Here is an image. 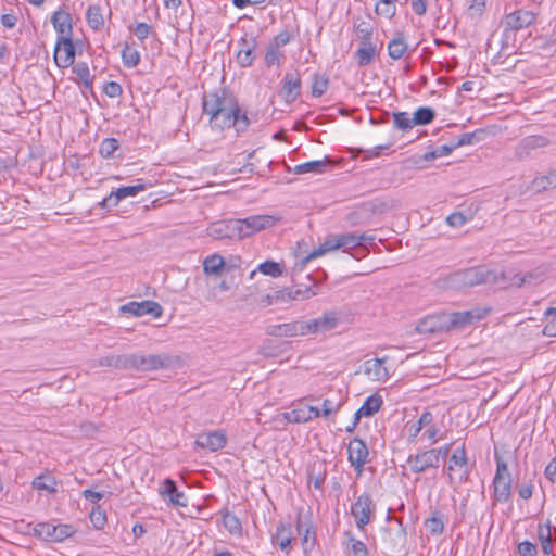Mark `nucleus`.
Wrapping results in <instances>:
<instances>
[{"label": "nucleus", "mask_w": 556, "mask_h": 556, "mask_svg": "<svg viewBox=\"0 0 556 556\" xmlns=\"http://www.w3.org/2000/svg\"><path fill=\"white\" fill-rule=\"evenodd\" d=\"M203 112L210 116L213 128L233 127L237 134L243 132L250 125L245 114H241L237 99L226 91L212 92L203 97Z\"/></svg>", "instance_id": "1"}, {"label": "nucleus", "mask_w": 556, "mask_h": 556, "mask_svg": "<svg viewBox=\"0 0 556 556\" xmlns=\"http://www.w3.org/2000/svg\"><path fill=\"white\" fill-rule=\"evenodd\" d=\"M500 276L504 277V273H497L486 266L470 267L457 270L443 278L442 287L460 290L482 283L497 282Z\"/></svg>", "instance_id": "2"}, {"label": "nucleus", "mask_w": 556, "mask_h": 556, "mask_svg": "<svg viewBox=\"0 0 556 556\" xmlns=\"http://www.w3.org/2000/svg\"><path fill=\"white\" fill-rule=\"evenodd\" d=\"M355 31L359 39V47L355 51L354 58L358 66H367L379 53L382 42L374 39V27L366 21L355 25Z\"/></svg>", "instance_id": "3"}, {"label": "nucleus", "mask_w": 556, "mask_h": 556, "mask_svg": "<svg viewBox=\"0 0 556 556\" xmlns=\"http://www.w3.org/2000/svg\"><path fill=\"white\" fill-rule=\"evenodd\" d=\"M538 14L534 11L526 9H517L506 12L502 18L501 26L503 29V47H508L510 39L515 40V34L535 24Z\"/></svg>", "instance_id": "4"}, {"label": "nucleus", "mask_w": 556, "mask_h": 556, "mask_svg": "<svg viewBox=\"0 0 556 556\" xmlns=\"http://www.w3.org/2000/svg\"><path fill=\"white\" fill-rule=\"evenodd\" d=\"M493 497L495 502L506 503L511 494V475L507 463L496 457V472L493 478Z\"/></svg>", "instance_id": "5"}, {"label": "nucleus", "mask_w": 556, "mask_h": 556, "mask_svg": "<svg viewBox=\"0 0 556 556\" xmlns=\"http://www.w3.org/2000/svg\"><path fill=\"white\" fill-rule=\"evenodd\" d=\"M172 364V357L165 354H128L127 369L141 371L157 370L168 368Z\"/></svg>", "instance_id": "6"}, {"label": "nucleus", "mask_w": 556, "mask_h": 556, "mask_svg": "<svg viewBox=\"0 0 556 556\" xmlns=\"http://www.w3.org/2000/svg\"><path fill=\"white\" fill-rule=\"evenodd\" d=\"M239 240L251 237L264 229L270 228L276 224V218L271 215H251L245 218H236Z\"/></svg>", "instance_id": "7"}, {"label": "nucleus", "mask_w": 556, "mask_h": 556, "mask_svg": "<svg viewBox=\"0 0 556 556\" xmlns=\"http://www.w3.org/2000/svg\"><path fill=\"white\" fill-rule=\"evenodd\" d=\"M375 504L370 495L362 494L351 506V514L355 519V525L358 530L364 528L371 522L375 518Z\"/></svg>", "instance_id": "8"}, {"label": "nucleus", "mask_w": 556, "mask_h": 556, "mask_svg": "<svg viewBox=\"0 0 556 556\" xmlns=\"http://www.w3.org/2000/svg\"><path fill=\"white\" fill-rule=\"evenodd\" d=\"M447 476L451 484H460L468 478L467 455L464 446L456 448L450 457Z\"/></svg>", "instance_id": "9"}, {"label": "nucleus", "mask_w": 556, "mask_h": 556, "mask_svg": "<svg viewBox=\"0 0 556 556\" xmlns=\"http://www.w3.org/2000/svg\"><path fill=\"white\" fill-rule=\"evenodd\" d=\"M291 41V34L287 30L280 31L268 43L265 52V64L267 67H279L285 60L283 48Z\"/></svg>", "instance_id": "10"}, {"label": "nucleus", "mask_w": 556, "mask_h": 556, "mask_svg": "<svg viewBox=\"0 0 556 556\" xmlns=\"http://www.w3.org/2000/svg\"><path fill=\"white\" fill-rule=\"evenodd\" d=\"M75 530L71 525H54L40 522L34 527L36 536L50 542H61L74 534Z\"/></svg>", "instance_id": "11"}, {"label": "nucleus", "mask_w": 556, "mask_h": 556, "mask_svg": "<svg viewBox=\"0 0 556 556\" xmlns=\"http://www.w3.org/2000/svg\"><path fill=\"white\" fill-rule=\"evenodd\" d=\"M490 309L485 307H475L464 312L445 313L448 331L452 329H462L477 320H481L489 314Z\"/></svg>", "instance_id": "12"}, {"label": "nucleus", "mask_w": 556, "mask_h": 556, "mask_svg": "<svg viewBox=\"0 0 556 556\" xmlns=\"http://www.w3.org/2000/svg\"><path fill=\"white\" fill-rule=\"evenodd\" d=\"M551 144V140L542 135H531L522 138L515 147V157L519 161L526 160L533 152L544 149Z\"/></svg>", "instance_id": "13"}, {"label": "nucleus", "mask_w": 556, "mask_h": 556, "mask_svg": "<svg viewBox=\"0 0 556 556\" xmlns=\"http://www.w3.org/2000/svg\"><path fill=\"white\" fill-rule=\"evenodd\" d=\"M388 357L370 358L364 362L363 372L375 382H386L390 377V366H388Z\"/></svg>", "instance_id": "14"}, {"label": "nucleus", "mask_w": 556, "mask_h": 556, "mask_svg": "<svg viewBox=\"0 0 556 556\" xmlns=\"http://www.w3.org/2000/svg\"><path fill=\"white\" fill-rule=\"evenodd\" d=\"M257 48V39L252 34H245L238 41V52L236 55L237 63L241 67H250L255 60V50Z\"/></svg>", "instance_id": "15"}, {"label": "nucleus", "mask_w": 556, "mask_h": 556, "mask_svg": "<svg viewBox=\"0 0 556 556\" xmlns=\"http://www.w3.org/2000/svg\"><path fill=\"white\" fill-rule=\"evenodd\" d=\"M266 333L278 338H292L307 336L306 320H293L291 323L270 325Z\"/></svg>", "instance_id": "16"}, {"label": "nucleus", "mask_w": 556, "mask_h": 556, "mask_svg": "<svg viewBox=\"0 0 556 556\" xmlns=\"http://www.w3.org/2000/svg\"><path fill=\"white\" fill-rule=\"evenodd\" d=\"M339 250L344 253H351L352 250L357 248L361 249L362 252L365 253L367 250V244L372 243L374 237L367 236L365 233L357 235L355 232H346L337 235Z\"/></svg>", "instance_id": "17"}, {"label": "nucleus", "mask_w": 556, "mask_h": 556, "mask_svg": "<svg viewBox=\"0 0 556 556\" xmlns=\"http://www.w3.org/2000/svg\"><path fill=\"white\" fill-rule=\"evenodd\" d=\"M206 231L207 235L214 239L239 240L236 218L212 223Z\"/></svg>", "instance_id": "18"}, {"label": "nucleus", "mask_w": 556, "mask_h": 556, "mask_svg": "<svg viewBox=\"0 0 556 556\" xmlns=\"http://www.w3.org/2000/svg\"><path fill=\"white\" fill-rule=\"evenodd\" d=\"M121 312L128 313L137 317L151 315L154 318H159L163 313V308L157 302L146 300L142 302H129L122 305Z\"/></svg>", "instance_id": "19"}, {"label": "nucleus", "mask_w": 556, "mask_h": 556, "mask_svg": "<svg viewBox=\"0 0 556 556\" xmlns=\"http://www.w3.org/2000/svg\"><path fill=\"white\" fill-rule=\"evenodd\" d=\"M445 313L429 315L416 326V330L420 334H433L448 331Z\"/></svg>", "instance_id": "20"}, {"label": "nucleus", "mask_w": 556, "mask_h": 556, "mask_svg": "<svg viewBox=\"0 0 556 556\" xmlns=\"http://www.w3.org/2000/svg\"><path fill=\"white\" fill-rule=\"evenodd\" d=\"M75 48L72 38L56 39L54 62L58 67L66 68L74 64Z\"/></svg>", "instance_id": "21"}, {"label": "nucleus", "mask_w": 556, "mask_h": 556, "mask_svg": "<svg viewBox=\"0 0 556 556\" xmlns=\"http://www.w3.org/2000/svg\"><path fill=\"white\" fill-rule=\"evenodd\" d=\"M349 460L355 470L362 472L363 466L367 462L368 448L364 441L353 439L348 445Z\"/></svg>", "instance_id": "22"}, {"label": "nucleus", "mask_w": 556, "mask_h": 556, "mask_svg": "<svg viewBox=\"0 0 556 556\" xmlns=\"http://www.w3.org/2000/svg\"><path fill=\"white\" fill-rule=\"evenodd\" d=\"M226 442L227 438L224 432L212 431L199 434L195 444L201 448L216 452L222 450L226 445Z\"/></svg>", "instance_id": "23"}, {"label": "nucleus", "mask_w": 556, "mask_h": 556, "mask_svg": "<svg viewBox=\"0 0 556 556\" xmlns=\"http://www.w3.org/2000/svg\"><path fill=\"white\" fill-rule=\"evenodd\" d=\"M159 494L174 506H187V500L182 492L178 491L172 479H165L159 488Z\"/></svg>", "instance_id": "24"}, {"label": "nucleus", "mask_w": 556, "mask_h": 556, "mask_svg": "<svg viewBox=\"0 0 556 556\" xmlns=\"http://www.w3.org/2000/svg\"><path fill=\"white\" fill-rule=\"evenodd\" d=\"M338 325V318L334 313L327 312L323 316L306 320V332L308 334L330 331Z\"/></svg>", "instance_id": "25"}, {"label": "nucleus", "mask_w": 556, "mask_h": 556, "mask_svg": "<svg viewBox=\"0 0 556 556\" xmlns=\"http://www.w3.org/2000/svg\"><path fill=\"white\" fill-rule=\"evenodd\" d=\"M52 25L58 33V39L72 38L73 25L71 14L59 10L51 17Z\"/></svg>", "instance_id": "26"}, {"label": "nucleus", "mask_w": 556, "mask_h": 556, "mask_svg": "<svg viewBox=\"0 0 556 556\" xmlns=\"http://www.w3.org/2000/svg\"><path fill=\"white\" fill-rule=\"evenodd\" d=\"M143 190H146L144 184H137L134 186L121 187L117 190L112 191L109 197L103 199L101 204H102V206H111V205L115 206L118 204V202L121 200L129 198V197H135Z\"/></svg>", "instance_id": "27"}, {"label": "nucleus", "mask_w": 556, "mask_h": 556, "mask_svg": "<svg viewBox=\"0 0 556 556\" xmlns=\"http://www.w3.org/2000/svg\"><path fill=\"white\" fill-rule=\"evenodd\" d=\"M408 465L412 471L420 473L430 467H438V459L431 450L410 456L408 458Z\"/></svg>", "instance_id": "28"}, {"label": "nucleus", "mask_w": 556, "mask_h": 556, "mask_svg": "<svg viewBox=\"0 0 556 556\" xmlns=\"http://www.w3.org/2000/svg\"><path fill=\"white\" fill-rule=\"evenodd\" d=\"M294 538L291 526L280 522L273 535V543L278 545L286 554H289L292 548L291 544Z\"/></svg>", "instance_id": "29"}, {"label": "nucleus", "mask_w": 556, "mask_h": 556, "mask_svg": "<svg viewBox=\"0 0 556 556\" xmlns=\"http://www.w3.org/2000/svg\"><path fill=\"white\" fill-rule=\"evenodd\" d=\"M281 96L286 102H293L301 92V79L298 74H286L282 81Z\"/></svg>", "instance_id": "30"}, {"label": "nucleus", "mask_w": 556, "mask_h": 556, "mask_svg": "<svg viewBox=\"0 0 556 556\" xmlns=\"http://www.w3.org/2000/svg\"><path fill=\"white\" fill-rule=\"evenodd\" d=\"M331 161L329 157L325 156L323 160H315L305 162L302 164H298L294 167V173L298 175H305V174H323L326 172V169L330 166Z\"/></svg>", "instance_id": "31"}, {"label": "nucleus", "mask_w": 556, "mask_h": 556, "mask_svg": "<svg viewBox=\"0 0 556 556\" xmlns=\"http://www.w3.org/2000/svg\"><path fill=\"white\" fill-rule=\"evenodd\" d=\"M382 403V397L378 394L368 396L366 401L363 403V405L355 413V420L353 427L358 422L362 416L369 417L376 414L380 409Z\"/></svg>", "instance_id": "32"}, {"label": "nucleus", "mask_w": 556, "mask_h": 556, "mask_svg": "<svg viewBox=\"0 0 556 556\" xmlns=\"http://www.w3.org/2000/svg\"><path fill=\"white\" fill-rule=\"evenodd\" d=\"M431 420H433L432 413L426 410L420 415L418 420L407 422L405 426L407 440L410 442L415 441L416 438L419 435L420 431L424 429V427H427L429 424H431Z\"/></svg>", "instance_id": "33"}, {"label": "nucleus", "mask_w": 556, "mask_h": 556, "mask_svg": "<svg viewBox=\"0 0 556 556\" xmlns=\"http://www.w3.org/2000/svg\"><path fill=\"white\" fill-rule=\"evenodd\" d=\"M72 72L76 75L74 79L76 83L81 84L86 90H92L93 78L89 66L85 62H77L73 64Z\"/></svg>", "instance_id": "34"}, {"label": "nucleus", "mask_w": 556, "mask_h": 556, "mask_svg": "<svg viewBox=\"0 0 556 556\" xmlns=\"http://www.w3.org/2000/svg\"><path fill=\"white\" fill-rule=\"evenodd\" d=\"M337 250H339L337 235H330L325 239L323 243L318 245V248L314 249L305 258H303L302 262L307 263L311 260L317 258L326 253Z\"/></svg>", "instance_id": "35"}, {"label": "nucleus", "mask_w": 556, "mask_h": 556, "mask_svg": "<svg viewBox=\"0 0 556 556\" xmlns=\"http://www.w3.org/2000/svg\"><path fill=\"white\" fill-rule=\"evenodd\" d=\"M226 267V261L218 253L206 256L203 261V271L206 275L218 276Z\"/></svg>", "instance_id": "36"}, {"label": "nucleus", "mask_w": 556, "mask_h": 556, "mask_svg": "<svg viewBox=\"0 0 556 556\" xmlns=\"http://www.w3.org/2000/svg\"><path fill=\"white\" fill-rule=\"evenodd\" d=\"M344 535L346 538V556H369L368 548L364 542L355 539L351 532H345Z\"/></svg>", "instance_id": "37"}, {"label": "nucleus", "mask_w": 556, "mask_h": 556, "mask_svg": "<svg viewBox=\"0 0 556 556\" xmlns=\"http://www.w3.org/2000/svg\"><path fill=\"white\" fill-rule=\"evenodd\" d=\"M408 46L403 34H396L388 43V54L392 60L402 59L407 52Z\"/></svg>", "instance_id": "38"}, {"label": "nucleus", "mask_w": 556, "mask_h": 556, "mask_svg": "<svg viewBox=\"0 0 556 556\" xmlns=\"http://www.w3.org/2000/svg\"><path fill=\"white\" fill-rule=\"evenodd\" d=\"M531 188L535 192L556 188V168L545 175L535 177L531 181Z\"/></svg>", "instance_id": "39"}, {"label": "nucleus", "mask_w": 556, "mask_h": 556, "mask_svg": "<svg viewBox=\"0 0 556 556\" xmlns=\"http://www.w3.org/2000/svg\"><path fill=\"white\" fill-rule=\"evenodd\" d=\"M538 539L541 543L543 554L551 555L553 553V542L549 523H540L538 526Z\"/></svg>", "instance_id": "40"}, {"label": "nucleus", "mask_w": 556, "mask_h": 556, "mask_svg": "<svg viewBox=\"0 0 556 556\" xmlns=\"http://www.w3.org/2000/svg\"><path fill=\"white\" fill-rule=\"evenodd\" d=\"M128 354L124 355H106L98 359L97 365L101 367H114L118 369H127Z\"/></svg>", "instance_id": "41"}, {"label": "nucleus", "mask_w": 556, "mask_h": 556, "mask_svg": "<svg viewBox=\"0 0 556 556\" xmlns=\"http://www.w3.org/2000/svg\"><path fill=\"white\" fill-rule=\"evenodd\" d=\"M86 20L88 25L94 30H100L104 26V17L99 5H90L88 8Z\"/></svg>", "instance_id": "42"}, {"label": "nucleus", "mask_w": 556, "mask_h": 556, "mask_svg": "<svg viewBox=\"0 0 556 556\" xmlns=\"http://www.w3.org/2000/svg\"><path fill=\"white\" fill-rule=\"evenodd\" d=\"M122 60L124 66L134 68L140 62V53L135 47L126 45L122 50Z\"/></svg>", "instance_id": "43"}, {"label": "nucleus", "mask_w": 556, "mask_h": 556, "mask_svg": "<svg viewBox=\"0 0 556 556\" xmlns=\"http://www.w3.org/2000/svg\"><path fill=\"white\" fill-rule=\"evenodd\" d=\"M435 113L431 108L422 106L415 111L412 123L416 125H428L434 119Z\"/></svg>", "instance_id": "44"}, {"label": "nucleus", "mask_w": 556, "mask_h": 556, "mask_svg": "<svg viewBox=\"0 0 556 556\" xmlns=\"http://www.w3.org/2000/svg\"><path fill=\"white\" fill-rule=\"evenodd\" d=\"M285 419L292 424H305L309 421L306 406H298L290 412L283 414Z\"/></svg>", "instance_id": "45"}, {"label": "nucleus", "mask_w": 556, "mask_h": 556, "mask_svg": "<svg viewBox=\"0 0 556 556\" xmlns=\"http://www.w3.org/2000/svg\"><path fill=\"white\" fill-rule=\"evenodd\" d=\"M257 270L265 276L280 277L283 273V266L280 263L274 261H265L261 263Z\"/></svg>", "instance_id": "46"}, {"label": "nucleus", "mask_w": 556, "mask_h": 556, "mask_svg": "<svg viewBox=\"0 0 556 556\" xmlns=\"http://www.w3.org/2000/svg\"><path fill=\"white\" fill-rule=\"evenodd\" d=\"M56 482L51 476H39L33 481V486L37 490H43L49 493H54L56 491Z\"/></svg>", "instance_id": "47"}, {"label": "nucleus", "mask_w": 556, "mask_h": 556, "mask_svg": "<svg viewBox=\"0 0 556 556\" xmlns=\"http://www.w3.org/2000/svg\"><path fill=\"white\" fill-rule=\"evenodd\" d=\"M376 13L390 20L396 13V5L391 0H378L376 3Z\"/></svg>", "instance_id": "48"}, {"label": "nucleus", "mask_w": 556, "mask_h": 556, "mask_svg": "<svg viewBox=\"0 0 556 556\" xmlns=\"http://www.w3.org/2000/svg\"><path fill=\"white\" fill-rule=\"evenodd\" d=\"M90 521L97 530H102L106 522V514L100 506H94L89 514Z\"/></svg>", "instance_id": "49"}, {"label": "nucleus", "mask_w": 556, "mask_h": 556, "mask_svg": "<svg viewBox=\"0 0 556 556\" xmlns=\"http://www.w3.org/2000/svg\"><path fill=\"white\" fill-rule=\"evenodd\" d=\"M394 126L403 131L410 130L415 124L412 123V117L407 112H397L393 114Z\"/></svg>", "instance_id": "50"}, {"label": "nucleus", "mask_w": 556, "mask_h": 556, "mask_svg": "<svg viewBox=\"0 0 556 556\" xmlns=\"http://www.w3.org/2000/svg\"><path fill=\"white\" fill-rule=\"evenodd\" d=\"M283 296L286 295L290 300H308L315 295V292L309 288L305 289H287L282 291Z\"/></svg>", "instance_id": "51"}, {"label": "nucleus", "mask_w": 556, "mask_h": 556, "mask_svg": "<svg viewBox=\"0 0 556 556\" xmlns=\"http://www.w3.org/2000/svg\"><path fill=\"white\" fill-rule=\"evenodd\" d=\"M118 147V141L115 138H105L100 144L99 152L103 157H111Z\"/></svg>", "instance_id": "52"}, {"label": "nucleus", "mask_w": 556, "mask_h": 556, "mask_svg": "<svg viewBox=\"0 0 556 556\" xmlns=\"http://www.w3.org/2000/svg\"><path fill=\"white\" fill-rule=\"evenodd\" d=\"M425 428L424 435L429 440L430 444H434L438 442V440L444 439L446 435L445 433H442L438 426L431 420V424H429Z\"/></svg>", "instance_id": "53"}, {"label": "nucleus", "mask_w": 556, "mask_h": 556, "mask_svg": "<svg viewBox=\"0 0 556 556\" xmlns=\"http://www.w3.org/2000/svg\"><path fill=\"white\" fill-rule=\"evenodd\" d=\"M425 526H426L427 530L429 531V533H431L432 535H439L444 530V522L442 521L441 518H439L437 516H432L431 518H428L425 522Z\"/></svg>", "instance_id": "54"}, {"label": "nucleus", "mask_w": 556, "mask_h": 556, "mask_svg": "<svg viewBox=\"0 0 556 556\" xmlns=\"http://www.w3.org/2000/svg\"><path fill=\"white\" fill-rule=\"evenodd\" d=\"M545 316L548 318V323L544 328V333L549 337H556V307L546 309Z\"/></svg>", "instance_id": "55"}, {"label": "nucleus", "mask_w": 556, "mask_h": 556, "mask_svg": "<svg viewBox=\"0 0 556 556\" xmlns=\"http://www.w3.org/2000/svg\"><path fill=\"white\" fill-rule=\"evenodd\" d=\"M223 523L230 533H239L241 530V523L233 514L226 513L223 516Z\"/></svg>", "instance_id": "56"}, {"label": "nucleus", "mask_w": 556, "mask_h": 556, "mask_svg": "<svg viewBox=\"0 0 556 556\" xmlns=\"http://www.w3.org/2000/svg\"><path fill=\"white\" fill-rule=\"evenodd\" d=\"M517 552L520 556H536L538 547L530 541H523L518 544Z\"/></svg>", "instance_id": "57"}, {"label": "nucleus", "mask_w": 556, "mask_h": 556, "mask_svg": "<svg viewBox=\"0 0 556 556\" xmlns=\"http://www.w3.org/2000/svg\"><path fill=\"white\" fill-rule=\"evenodd\" d=\"M328 88V80L323 77H315L313 86H312V93L314 97H321Z\"/></svg>", "instance_id": "58"}, {"label": "nucleus", "mask_w": 556, "mask_h": 556, "mask_svg": "<svg viewBox=\"0 0 556 556\" xmlns=\"http://www.w3.org/2000/svg\"><path fill=\"white\" fill-rule=\"evenodd\" d=\"M466 222H467L466 216L459 212L452 213L446 217V223L451 227H456V228L462 227L466 224Z\"/></svg>", "instance_id": "59"}, {"label": "nucleus", "mask_w": 556, "mask_h": 556, "mask_svg": "<svg viewBox=\"0 0 556 556\" xmlns=\"http://www.w3.org/2000/svg\"><path fill=\"white\" fill-rule=\"evenodd\" d=\"M453 149H454V147H448L445 144L441 146V147L437 148L434 151L426 153L425 160H433L437 157L446 156L452 152Z\"/></svg>", "instance_id": "60"}, {"label": "nucleus", "mask_w": 556, "mask_h": 556, "mask_svg": "<svg viewBox=\"0 0 556 556\" xmlns=\"http://www.w3.org/2000/svg\"><path fill=\"white\" fill-rule=\"evenodd\" d=\"M104 93L110 98H117L122 94L123 89L116 81H109L103 88Z\"/></svg>", "instance_id": "61"}, {"label": "nucleus", "mask_w": 556, "mask_h": 556, "mask_svg": "<svg viewBox=\"0 0 556 556\" xmlns=\"http://www.w3.org/2000/svg\"><path fill=\"white\" fill-rule=\"evenodd\" d=\"M315 543V532L312 531L309 528H306L305 533L302 536V545L304 553H307L311 551Z\"/></svg>", "instance_id": "62"}, {"label": "nucleus", "mask_w": 556, "mask_h": 556, "mask_svg": "<svg viewBox=\"0 0 556 556\" xmlns=\"http://www.w3.org/2000/svg\"><path fill=\"white\" fill-rule=\"evenodd\" d=\"M544 476L551 483L556 484V456L546 465Z\"/></svg>", "instance_id": "63"}, {"label": "nucleus", "mask_w": 556, "mask_h": 556, "mask_svg": "<svg viewBox=\"0 0 556 556\" xmlns=\"http://www.w3.org/2000/svg\"><path fill=\"white\" fill-rule=\"evenodd\" d=\"M132 31L138 39L143 40L149 36L151 27L147 23H138Z\"/></svg>", "instance_id": "64"}]
</instances>
